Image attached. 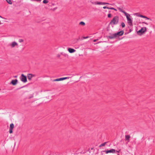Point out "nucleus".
Segmentation results:
<instances>
[{
  "label": "nucleus",
  "mask_w": 155,
  "mask_h": 155,
  "mask_svg": "<svg viewBox=\"0 0 155 155\" xmlns=\"http://www.w3.org/2000/svg\"><path fill=\"white\" fill-rule=\"evenodd\" d=\"M117 9L120 12H123L124 14V15L127 18V17H130V15L128 13H127L125 12L123 10L122 8H120L118 7Z\"/></svg>",
  "instance_id": "423d86ee"
},
{
  "label": "nucleus",
  "mask_w": 155,
  "mask_h": 155,
  "mask_svg": "<svg viewBox=\"0 0 155 155\" xmlns=\"http://www.w3.org/2000/svg\"><path fill=\"white\" fill-rule=\"evenodd\" d=\"M79 24L84 26L85 25V23L84 22L81 21L80 22Z\"/></svg>",
  "instance_id": "a211bd4d"
},
{
  "label": "nucleus",
  "mask_w": 155,
  "mask_h": 155,
  "mask_svg": "<svg viewBox=\"0 0 155 155\" xmlns=\"http://www.w3.org/2000/svg\"><path fill=\"white\" fill-rule=\"evenodd\" d=\"M35 1H36L37 2H39V1H41V0H35Z\"/></svg>",
  "instance_id": "f704fd0d"
},
{
  "label": "nucleus",
  "mask_w": 155,
  "mask_h": 155,
  "mask_svg": "<svg viewBox=\"0 0 155 155\" xmlns=\"http://www.w3.org/2000/svg\"><path fill=\"white\" fill-rule=\"evenodd\" d=\"M15 77L16 78V77H17V76H15Z\"/></svg>",
  "instance_id": "a19ab883"
},
{
  "label": "nucleus",
  "mask_w": 155,
  "mask_h": 155,
  "mask_svg": "<svg viewBox=\"0 0 155 155\" xmlns=\"http://www.w3.org/2000/svg\"><path fill=\"white\" fill-rule=\"evenodd\" d=\"M69 77H64V80H65V79H69Z\"/></svg>",
  "instance_id": "cd10ccee"
},
{
  "label": "nucleus",
  "mask_w": 155,
  "mask_h": 155,
  "mask_svg": "<svg viewBox=\"0 0 155 155\" xmlns=\"http://www.w3.org/2000/svg\"><path fill=\"white\" fill-rule=\"evenodd\" d=\"M92 4H94L95 5H105L106 4H109V3H106V2H91Z\"/></svg>",
  "instance_id": "0eeeda50"
},
{
  "label": "nucleus",
  "mask_w": 155,
  "mask_h": 155,
  "mask_svg": "<svg viewBox=\"0 0 155 155\" xmlns=\"http://www.w3.org/2000/svg\"><path fill=\"white\" fill-rule=\"evenodd\" d=\"M121 26L122 28H124L125 26V24L123 22H122L121 23Z\"/></svg>",
  "instance_id": "f3484780"
},
{
  "label": "nucleus",
  "mask_w": 155,
  "mask_h": 155,
  "mask_svg": "<svg viewBox=\"0 0 155 155\" xmlns=\"http://www.w3.org/2000/svg\"><path fill=\"white\" fill-rule=\"evenodd\" d=\"M7 2L9 4H10V0H6Z\"/></svg>",
  "instance_id": "c85d7f7f"
},
{
  "label": "nucleus",
  "mask_w": 155,
  "mask_h": 155,
  "mask_svg": "<svg viewBox=\"0 0 155 155\" xmlns=\"http://www.w3.org/2000/svg\"><path fill=\"white\" fill-rule=\"evenodd\" d=\"M35 76V75L34 74H32V77H34Z\"/></svg>",
  "instance_id": "e433bc0d"
},
{
  "label": "nucleus",
  "mask_w": 155,
  "mask_h": 155,
  "mask_svg": "<svg viewBox=\"0 0 155 155\" xmlns=\"http://www.w3.org/2000/svg\"><path fill=\"white\" fill-rule=\"evenodd\" d=\"M19 42H23L24 41V40L23 39H21L19 40Z\"/></svg>",
  "instance_id": "b1692460"
},
{
  "label": "nucleus",
  "mask_w": 155,
  "mask_h": 155,
  "mask_svg": "<svg viewBox=\"0 0 155 155\" xmlns=\"http://www.w3.org/2000/svg\"><path fill=\"white\" fill-rule=\"evenodd\" d=\"M120 151V150H119V151H116V152H119Z\"/></svg>",
  "instance_id": "4c0bfd02"
},
{
  "label": "nucleus",
  "mask_w": 155,
  "mask_h": 155,
  "mask_svg": "<svg viewBox=\"0 0 155 155\" xmlns=\"http://www.w3.org/2000/svg\"><path fill=\"white\" fill-rule=\"evenodd\" d=\"M103 151L107 154L108 153H115L116 152V150L113 149H111L110 150H105Z\"/></svg>",
  "instance_id": "39448f33"
},
{
  "label": "nucleus",
  "mask_w": 155,
  "mask_h": 155,
  "mask_svg": "<svg viewBox=\"0 0 155 155\" xmlns=\"http://www.w3.org/2000/svg\"><path fill=\"white\" fill-rule=\"evenodd\" d=\"M118 155H120L119 154H118Z\"/></svg>",
  "instance_id": "37998d69"
},
{
  "label": "nucleus",
  "mask_w": 155,
  "mask_h": 155,
  "mask_svg": "<svg viewBox=\"0 0 155 155\" xmlns=\"http://www.w3.org/2000/svg\"><path fill=\"white\" fill-rule=\"evenodd\" d=\"M14 127V124L12 123L10 124V128L13 129Z\"/></svg>",
  "instance_id": "6ab92c4d"
},
{
  "label": "nucleus",
  "mask_w": 155,
  "mask_h": 155,
  "mask_svg": "<svg viewBox=\"0 0 155 155\" xmlns=\"http://www.w3.org/2000/svg\"><path fill=\"white\" fill-rule=\"evenodd\" d=\"M12 130H13V129L10 128V134H12V132H13Z\"/></svg>",
  "instance_id": "bb28decb"
},
{
  "label": "nucleus",
  "mask_w": 155,
  "mask_h": 155,
  "mask_svg": "<svg viewBox=\"0 0 155 155\" xmlns=\"http://www.w3.org/2000/svg\"><path fill=\"white\" fill-rule=\"evenodd\" d=\"M18 44L15 42H13L12 43L11 45V47L12 48L15 47V46H18Z\"/></svg>",
  "instance_id": "ddd939ff"
},
{
  "label": "nucleus",
  "mask_w": 155,
  "mask_h": 155,
  "mask_svg": "<svg viewBox=\"0 0 155 155\" xmlns=\"http://www.w3.org/2000/svg\"><path fill=\"white\" fill-rule=\"evenodd\" d=\"M61 81V78H57L54 80V81Z\"/></svg>",
  "instance_id": "aec40b11"
},
{
  "label": "nucleus",
  "mask_w": 155,
  "mask_h": 155,
  "mask_svg": "<svg viewBox=\"0 0 155 155\" xmlns=\"http://www.w3.org/2000/svg\"><path fill=\"white\" fill-rule=\"evenodd\" d=\"M124 33V31H123L122 30L116 33H115L114 34V36H116V37H119L120 36H121Z\"/></svg>",
  "instance_id": "20e7f679"
},
{
  "label": "nucleus",
  "mask_w": 155,
  "mask_h": 155,
  "mask_svg": "<svg viewBox=\"0 0 155 155\" xmlns=\"http://www.w3.org/2000/svg\"><path fill=\"white\" fill-rule=\"evenodd\" d=\"M127 22L129 25L131 26H133V24H132V21L131 19L129 17H127Z\"/></svg>",
  "instance_id": "1a4fd4ad"
},
{
  "label": "nucleus",
  "mask_w": 155,
  "mask_h": 155,
  "mask_svg": "<svg viewBox=\"0 0 155 155\" xmlns=\"http://www.w3.org/2000/svg\"><path fill=\"white\" fill-rule=\"evenodd\" d=\"M18 82V81L17 79L12 80L10 82V84H12L13 85H15L17 84Z\"/></svg>",
  "instance_id": "9d476101"
},
{
  "label": "nucleus",
  "mask_w": 155,
  "mask_h": 155,
  "mask_svg": "<svg viewBox=\"0 0 155 155\" xmlns=\"http://www.w3.org/2000/svg\"><path fill=\"white\" fill-rule=\"evenodd\" d=\"M1 89L0 88V91H1Z\"/></svg>",
  "instance_id": "c03bdc74"
},
{
  "label": "nucleus",
  "mask_w": 155,
  "mask_h": 155,
  "mask_svg": "<svg viewBox=\"0 0 155 155\" xmlns=\"http://www.w3.org/2000/svg\"><path fill=\"white\" fill-rule=\"evenodd\" d=\"M103 8L104 9L107 8V9H109V7H107L106 6H104V7H103Z\"/></svg>",
  "instance_id": "393cba45"
},
{
  "label": "nucleus",
  "mask_w": 155,
  "mask_h": 155,
  "mask_svg": "<svg viewBox=\"0 0 155 155\" xmlns=\"http://www.w3.org/2000/svg\"><path fill=\"white\" fill-rule=\"evenodd\" d=\"M142 23H144V24H146V25H148V24H147V23H146V22H143Z\"/></svg>",
  "instance_id": "72a5a7b5"
},
{
  "label": "nucleus",
  "mask_w": 155,
  "mask_h": 155,
  "mask_svg": "<svg viewBox=\"0 0 155 155\" xmlns=\"http://www.w3.org/2000/svg\"><path fill=\"white\" fill-rule=\"evenodd\" d=\"M125 140H128V142H129V140L130 138V136L129 135H126L125 136Z\"/></svg>",
  "instance_id": "4468645a"
},
{
  "label": "nucleus",
  "mask_w": 155,
  "mask_h": 155,
  "mask_svg": "<svg viewBox=\"0 0 155 155\" xmlns=\"http://www.w3.org/2000/svg\"><path fill=\"white\" fill-rule=\"evenodd\" d=\"M10 5L12 4V2L11 1V0H10Z\"/></svg>",
  "instance_id": "c9c22d12"
},
{
  "label": "nucleus",
  "mask_w": 155,
  "mask_h": 155,
  "mask_svg": "<svg viewBox=\"0 0 155 155\" xmlns=\"http://www.w3.org/2000/svg\"><path fill=\"white\" fill-rule=\"evenodd\" d=\"M111 14H110V13H109V14H108L107 15V17L108 18H111Z\"/></svg>",
  "instance_id": "5701e85b"
},
{
  "label": "nucleus",
  "mask_w": 155,
  "mask_h": 155,
  "mask_svg": "<svg viewBox=\"0 0 155 155\" xmlns=\"http://www.w3.org/2000/svg\"><path fill=\"white\" fill-rule=\"evenodd\" d=\"M146 31V28L145 27H143L141 28V29L139 30L137 33L138 35H140L139 33H140V35H141V34H143Z\"/></svg>",
  "instance_id": "7ed1b4c3"
},
{
  "label": "nucleus",
  "mask_w": 155,
  "mask_h": 155,
  "mask_svg": "<svg viewBox=\"0 0 155 155\" xmlns=\"http://www.w3.org/2000/svg\"><path fill=\"white\" fill-rule=\"evenodd\" d=\"M89 37L87 36L86 37H84L83 38L84 39H86L88 38Z\"/></svg>",
  "instance_id": "473e14b6"
},
{
  "label": "nucleus",
  "mask_w": 155,
  "mask_h": 155,
  "mask_svg": "<svg viewBox=\"0 0 155 155\" xmlns=\"http://www.w3.org/2000/svg\"><path fill=\"white\" fill-rule=\"evenodd\" d=\"M109 13H110V12H111V11H109Z\"/></svg>",
  "instance_id": "ea45409f"
},
{
  "label": "nucleus",
  "mask_w": 155,
  "mask_h": 155,
  "mask_svg": "<svg viewBox=\"0 0 155 155\" xmlns=\"http://www.w3.org/2000/svg\"><path fill=\"white\" fill-rule=\"evenodd\" d=\"M68 51L70 53H73L75 51V50L74 49L71 48L68 49Z\"/></svg>",
  "instance_id": "9b49d317"
},
{
  "label": "nucleus",
  "mask_w": 155,
  "mask_h": 155,
  "mask_svg": "<svg viewBox=\"0 0 155 155\" xmlns=\"http://www.w3.org/2000/svg\"><path fill=\"white\" fill-rule=\"evenodd\" d=\"M132 31V30H131V29H130L129 30V32H128V33H130V32H131V31Z\"/></svg>",
  "instance_id": "7c9ffc66"
},
{
  "label": "nucleus",
  "mask_w": 155,
  "mask_h": 155,
  "mask_svg": "<svg viewBox=\"0 0 155 155\" xmlns=\"http://www.w3.org/2000/svg\"><path fill=\"white\" fill-rule=\"evenodd\" d=\"M98 39H94V40H93V41H94V42H96V41H98Z\"/></svg>",
  "instance_id": "c756f323"
},
{
  "label": "nucleus",
  "mask_w": 155,
  "mask_h": 155,
  "mask_svg": "<svg viewBox=\"0 0 155 155\" xmlns=\"http://www.w3.org/2000/svg\"><path fill=\"white\" fill-rule=\"evenodd\" d=\"M61 78V81L64 80V77Z\"/></svg>",
  "instance_id": "2f4dec72"
},
{
  "label": "nucleus",
  "mask_w": 155,
  "mask_h": 155,
  "mask_svg": "<svg viewBox=\"0 0 155 155\" xmlns=\"http://www.w3.org/2000/svg\"><path fill=\"white\" fill-rule=\"evenodd\" d=\"M27 77L28 79L30 80L32 77V74H27Z\"/></svg>",
  "instance_id": "f8f14e48"
},
{
  "label": "nucleus",
  "mask_w": 155,
  "mask_h": 155,
  "mask_svg": "<svg viewBox=\"0 0 155 155\" xmlns=\"http://www.w3.org/2000/svg\"><path fill=\"white\" fill-rule=\"evenodd\" d=\"M33 97V95H31V96L29 97L28 98L29 99H30Z\"/></svg>",
  "instance_id": "a878e982"
},
{
  "label": "nucleus",
  "mask_w": 155,
  "mask_h": 155,
  "mask_svg": "<svg viewBox=\"0 0 155 155\" xmlns=\"http://www.w3.org/2000/svg\"><path fill=\"white\" fill-rule=\"evenodd\" d=\"M109 9L114 10L115 11H117V10L116 9L114 8L113 7H109Z\"/></svg>",
  "instance_id": "4be33fe9"
},
{
  "label": "nucleus",
  "mask_w": 155,
  "mask_h": 155,
  "mask_svg": "<svg viewBox=\"0 0 155 155\" xmlns=\"http://www.w3.org/2000/svg\"><path fill=\"white\" fill-rule=\"evenodd\" d=\"M20 78L21 81L24 83H25L27 81V77L23 74H21Z\"/></svg>",
  "instance_id": "f03ea898"
},
{
  "label": "nucleus",
  "mask_w": 155,
  "mask_h": 155,
  "mask_svg": "<svg viewBox=\"0 0 155 155\" xmlns=\"http://www.w3.org/2000/svg\"><path fill=\"white\" fill-rule=\"evenodd\" d=\"M93 149H94V148H91V150H92Z\"/></svg>",
  "instance_id": "58836bf2"
},
{
  "label": "nucleus",
  "mask_w": 155,
  "mask_h": 155,
  "mask_svg": "<svg viewBox=\"0 0 155 155\" xmlns=\"http://www.w3.org/2000/svg\"><path fill=\"white\" fill-rule=\"evenodd\" d=\"M0 17L1 18H2V17L1 16H0Z\"/></svg>",
  "instance_id": "79ce46f5"
},
{
  "label": "nucleus",
  "mask_w": 155,
  "mask_h": 155,
  "mask_svg": "<svg viewBox=\"0 0 155 155\" xmlns=\"http://www.w3.org/2000/svg\"><path fill=\"white\" fill-rule=\"evenodd\" d=\"M48 1L47 0H44L43 3L44 4H46L48 2Z\"/></svg>",
  "instance_id": "412c9836"
},
{
  "label": "nucleus",
  "mask_w": 155,
  "mask_h": 155,
  "mask_svg": "<svg viewBox=\"0 0 155 155\" xmlns=\"http://www.w3.org/2000/svg\"><path fill=\"white\" fill-rule=\"evenodd\" d=\"M119 21V17L118 16H114L110 21L109 25H116L118 24Z\"/></svg>",
  "instance_id": "f257e3e1"
},
{
  "label": "nucleus",
  "mask_w": 155,
  "mask_h": 155,
  "mask_svg": "<svg viewBox=\"0 0 155 155\" xmlns=\"http://www.w3.org/2000/svg\"><path fill=\"white\" fill-rule=\"evenodd\" d=\"M109 35H110V36H107V37L108 39H112L114 38H116V36H114V34H112L111 33H110Z\"/></svg>",
  "instance_id": "6e6552de"
},
{
  "label": "nucleus",
  "mask_w": 155,
  "mask_h": 155,
  "mask_svg": "<svg viewBox=\"0 0 155 155\" xmlns=\"http://www.w3.org/2000/svg\"><path fill=\"white\" fill-rule=\"evenodd\" d=\"M139 16L140 17L143 18H146L147 19H149V18H148L146 16H145L144 15H139Z\"/></svg>",
  "instance_id": "2eb2a0df"
},
{
  "label": "nucleus",
  "mask_w": 155,
  "mask_h": 155,
  "mask_svg": "<svg viewBox=\"0 0 155 155\" xmlns=\"http://www.w3.org/2000/svg\"><path fill=\"white\" fill-rule=\"evenodd\" d=\"M106 143H107V142H104V143H102L100 145L99 147H101L102 146H104Z\"/></svg>",
  "instance_id": "dca6fc26"
}]
</instances>
